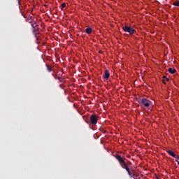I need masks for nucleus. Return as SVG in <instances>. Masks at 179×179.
Returning <instances> with one entry per match:
<instances>
[{
	"instance_id": "obj_13",
	"label": "nucleus",
	"mask_w": 179,
	"mask_h": 179,
	"mask_svg": "<svg viewBox=\"0 0 179 179\" xmlns=\"http://www.w3.org/2000/svg\"><path fill=\"white\" fill-rule=\"evenodd\" d=\"M66 6V3H63L62 5H61V10H64V8H65Z\"/></svg>"
},
{
	"instance_id": "obj_8",
	"label": "nucleus",
	"mask_w": 179,
	"mask_h": 179,
	"mask_svg": "<svg viewBox=\"0 0 179 179\" xmlns=\"http://www.w3.org/2000/svg\"><path fill=\"white\" fill-rule=\"evenodd\" d=\"M168 71L169 72V73H171V75H174V73L177 72V70H176V69L169 68Z\"/></svg>"
},
{
	"instance_id": "obj_25",
	"label": "nucleus",
	"mask_w": 179,
	"mask_h": 179,
	"mask_svg": "<svg viewBox=\"0 0 179 179\" xmlns=\"http://www.w3.org/2000/svg\"><path fill=\"white\" fill-rule=\"evenodd\" d=\"M135 179H136V178H135Z\"/></svg>"
},
{
	"instance_id": "obj_21",
	"label": "nucleus",
	"mask_w": 179,
	"mask_h": 179,
	"mask_svg": "<svg viewBox=\"0 0 179 179\" xmlns=\"http://www.w3.org/2000/svg\"><path fill=\"white\" fill-rule=\"evenodd\" d=\"M35 22H33V21H30L29 23H31V24H34Z\"/></svg>"
},
{
	"instance_id": "obj_4",
	"label": "nucleus",
	"mask_w": 179,
	"mask_h": 179,
	"mask_svg": "<svg viewBox=\"0 0 179 179\" xmlns=\"http://www.w3.org/2000/svg\"><path fill=\"white\" fill-rule=\"evenodd\" d=\"M31 25L33 29V33H34V34H35L36 38H37V40H38V38H37V31H38V30H39L38 24H37L36 22H34V24H31Z\"/></svg>"
},
{
	"instance_id": "obj_24",
	"label": "nucleus",
	"mask_w": 179,
	"mask_h": 179,
	"mask_svg": "<svg viewBox=\"0 0 179 179\" xmlns=\"http://www.w3.org/2000/svg\"><path fill=\"white\" fill-rule=\"evenodd\" d=\"M157 179H160V178H157Z\"/></svg>"
},
{
	"instance_id": "obj_6",
	"label": "nucleus",
	"mask_w": 179,
	"mask_h": 179,
	"mask_svg": "<svg viewBox=\"0 0 179 179\" xmlns=\"http://www.w3.org/2000/svg\"><path fill=\"white\" fill-rule=\"evenodd\" d=\"M104 79L108 80L110 78V71L108 70L105 71V74L103 76Z\"/></svg>"
},
{
	"instance_id": "obj_9",
	"label": "nucleus",
	"mask_w": 179,
	"mask_h": 179,
	"mask_svg": "<svg viewBox=\"0 0 179 179\" xmlns=\"http://www.w3.org/2000/svg\"><path fill=\"white\" fill-rule=\"evenodd\" d=\"M92 31H93V29L91 27H88L85 29V33H87V34H92Z\"/></svg>"
},
{
	"instance_id": "obj_14",
	"label": "nucleus",
	"mask_w": 179,
	"mask_h": 179,
	"mask_svg": "<svg viewBox=\"0 0 179 179\" xmlns=\"http://www.w3.org/2000/svg\"><path fill=\"white\" fill-rule=\"evenodd\" d=\"M173 5L174 6H179V1H177L176 2H174V3H173Z\"/></svg>"
},
{
	"instance_id": "obj_23",
	"label": "nucleus",
	"mask_w": 179,
	"mask_h": 179,
	"mask_svg": "<svg viewBox=\"0 0 179 179\" xmlns=\"http://www.w3.org/2000/svg\"><path fill=\"white\" fill-rule=\"evenodd\" d=\"M178 166H179V161L178 162Z\"/></svg>"
},
{
	"instance_id": "obj_16",
	"label": "nucleus",
	"mask_w": 179,
	"mask_h": 179,
	"mask_svg": "<svg viewBox=\"0 0 179 179\" xmlns=\"http://www.w3.org/2000/svg\"><path fill=\"white\" fill-rule=\"evenodd\" d=\"M173 157L176 159V160H179V156L178 155H176Z\"/></svg>"
},
{
	"instance_id": "obj_10",
	"label": "nucleus",
	"mask_w": 179,
	"mask_h": 179,
	"mask_svg": "<svg viewBox=\"0 0 179 179\" xmlns=\"http://www.w3.org/2000/svg\"><path fill=\"white\" fill-rule=\"evenodd\" d=\"M45 66L47 68V71L48 72H54V70H52V66L48 65V64H45Z\"/></svg>"
},
{
	"instance_id": "obj_5",
	"label": "nucleus",
	"mask_w": 179,
	"mask_h": 179,
	"mask_svg": "<svg viewBox=\"0 0 179 179\" xmlns=\"http://www.w3.org/2000/svg\"><path fill=\"white\" fill-rule=\"evenodd\" d=\"M116 160H117L120 163V164H122L125 160H124V158L121 157V155L116 154L113 155Z\"/></svg>"
},
{
	"instance_id": "obj_20",
	"label": "nucleus",
	"mask_w": 179,
	"mask_h": 179,
	"mask_svg": "<svg viewBox=\"0 0 179 179\" xmlns=\"http://www.w3.org/2000/svg\"><path fill=\"white\" fill-rule=\"evenodd\" d=\"M85 122H86L87 124H90V121L85 120Z\"/></svg>"
},
{
	"instance_id": "obj_7",
	"label": "nucleus",
	"mask_w": 179,
	"mask_h": 179,
	"mask_svg": "<svg viewBox=\"0 0 179 179\" xmlns=\"http://www.w3.org/2000/svg\"><path fill=\"white\" fill-rule=\"evenodd\" d=\"M52 76H54V78L56 80H59V83H61V82H62V80H61V77H59V76L52 73Z\"/></svg>"
},
{
	"instance_id": "obj_18",
	"label": "nucleus",
	"mask_w": 179,
	"mask_h": 179,
	"mask_svg": "<svg viewBox=\"0 0 179 179\" xmlns=\"http://www.w3.org/2000/svg\"><path fill=\"white\" fill-rule=\"evenodd\" d=\"M132 166V162H128V164H127V166Z\"/></svg>"
},
{
	"instance_id": "obj_1",
	"label": "nucleus",
	"mask_w": 179,
	"mask_h": 179,
	"mask_svg": "<svg viewBox=\"0 0 179 179\" xmlns=\"http://www.w3.org/2000/svg\"><path fill=\"white\" fill-rule=\"evenodd\" d=\"M138 103H140L141 105V107H145V108H149L150 106L152 105V101H150L148 99H146V98L141 99Z\"/></svg>"
},
{
	"instance_id": "obj_12",
	"label": "nucleus",
	"mask_w": 179,
	"mask_h": 179,
	"mask_svg": "<svg viewBox=\"0 0 179 179\" xmlns=\"http://www.w3.org/2000/svg\"><path fill=\"white\" fill-rule=\"evenodd\" d=\"M120 166L122 169H126L127 167H128V164H127L125 161L122 162V164H120Z\"/></svg>"
},
{
	"instance_id": "obj_19",
	"label": "nucleus",
	"mask_w": 179,
	"mask_h": 179,
	"mask_svg": "<svg viewBox=\"0 0 179 179\" xmlns=\"http://www.w3.org/2000/svg\"><path fill=\"white\" fill-rule=\"evenodd\" d=\"M164 79H166V80L169 81V78L166 76H164Z\"/></svg>"
},
{
	"instance_id": "obj_11",
	"label": "nucleus",
	"mask_w": 179,
	"mask_h": 179,
	"mask_svg": "<svg viewBox=\"0 0 179 179\" xmlns=\"http://www.w3.org/2000/svg\"><path fill=\"white\" fill-rule=\"evenodd\" d=\"M168 152V154H169L170 156H171L172 157H176V153H174V152H173L172 150H167L166 151Z\"/></svg>"
},
{
	"instance_id": "obj_15",
	"label": "nucleus",
	"mask_w": 179,
	"mask_h": 179,
	"mask_svg": "<svg viewBox=\"0 0 179 179\" xmlns=\"http://www.w3.org/2000/svg\"><path fill=\"white\" fill-rule=\"evenodd\" d=\"M129 176H130V177H134V173H131V171H129V172H127Z\"/></svg>"
},
{
	"instance_id": "obj_17",
	"label": "nucleus",
	"mask_w": 179,
	"mask_h": 179,
	"mask_svg": "<svg viewBox=\"0 0 179 179\" xmlns=\"http://www.w3.org/2000/svg\"><path fill=\"white\" fill-rule=\"evenodd\" d=\"M124 170H126V171H127V173H129L130 171H129V167H126L124 168Z\"/></svg>"
},
{
	"instance_id": "obj_22",
	"label": "nucleus",
	"mask_w": 179,
	"mask_h": 179,
	"mask_svg": "<svg viewBox=\"0 0 179 179\" xmlns=\"http://www.w3.org/2000/svg\"><path fill=\"white\" fill-rule=\"evenodd\" d=\"M162 82L164 83V85H166V81L164 80H163Z\"/></svg>"
},
{
	"instance_id": "obj_2",
	"label": "nucleus",
	"mask_w": 179,
	"mask_h": 179,
	"mask_svg": "<svg viewBox=\"0 0 179 179\" xmlns=\"http://www.w3.org/2000/svg\"><path fill=\"white\" fill-rule=\"evenodd\" d=\"M122 30H124L126 33H129V34H134L136 33V30H135L133 27H129L128 25H124L122 27Z\"/></svg>"
},
{
	"instance_id": "obj_3",
	"label": "nucleus",
	"mask_w": 179,
	"mask_h": 179,
	"mask_svg": "<svg viewBox=\"0 0 179 179\" xmlns=\"http://www.w3.org/2000/svg\"><path fill=\"white\" fill-rule=\"evenodd\" d=\"M99 121V117L96 115L92 114L90 117V122L92 125H96Z\"/></svg>"
}]
</instances>
